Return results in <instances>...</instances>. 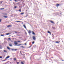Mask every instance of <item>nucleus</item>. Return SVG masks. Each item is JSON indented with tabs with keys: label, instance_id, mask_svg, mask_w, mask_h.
I'll return each mask as SVG.
<instances>
[{
	"label": "nucleus",
	"instance_id": "nucleus-20",
	"mask_svg": "<svg viewBox=\"0 0 64 64\" xmlns=\"http://www.w3.org/2000/svg\"><path fill=\"white\" fill-rule=\"evenodd\" d=\"M52 29H55V28H54V27H52Z\"/></svg>",
	"mask_w": 64,
	"mask_h": 64
},
{
	"label": "nucleus",
	"instance_id": "nucleus-41",
	"mask_svg": "<svg viewBox=\"0 0 64 64\" xmlns=\"http://www.w3.org/2000/svg\"><path fill=\"white\" fill-rule=\"evenodd\" d=\"M2 58V57H0V58Z\"/></svg>",
	"mask_w": 64,
	"mask_h": 64
},
{
	"label": "nucleus",
	"instance_id": "nucleus-8",
	"mask_svg": "<svg viewBox=\"0 0 64 64\" xmlns=\"http://www.w3.org/2000/svg\"><path fill=\"white\" fill-rule=\"evenodd\" d=\"M9 46H10V47H12V46L13 45H12V44H10L9 45Z\"/></svg>",
	"mask_w": 64,
	"mask_h": 64
},
{
	"label": "nucleus",
	"instance_id": "nucleus-39",
	"mask_svg": "<svg viewBox=\"0 0 64 64\" xmlns=\"http://www.w3.org/2000/svg\"><path fill=\"white\" fill-rule=\"evenodd\" d=\"M16 36H19V35H18V34H17L16 35Z\"/></svg>",
	"mask_w": 64,
	"mask_h": 64
},
{
	"label": "nucleus",
	"instance_id": "nucleus-2",
	"mask_svg": "<svg viewBox=\"0 0 64 64\" xmlns=\"http://www.w3.org/2000/svg\"><path fill=\"white\" fill-rule=\"evenodd\" d=\"M12 51H17V49H12Z\"/></svg>",
	"mask_w": 64,
	"mask_h": 64
},
{
	"label": "nucleus",
	"instance_id": "nucleus-23",
	"mask_svg": "<svg viewBox=\"0 0 64 64\" xmlns=\"http://www.w3.org/2000/svg\"><path fill=\"white\" fill-rule=\"evenodd\" d=\"M16 22H21V21H16Z\"/></svg>",
	"mask_w": 64,
	"mask_h": 64
},
{
	"label": "nucleus",
	"instance_id": "nucleus-50",
	"mask_svg": "<svg viewBox=\"0 0 64 64\" xmlns=\"http://www.w3.org/2000/svg\"><path fill=\"white\" fill-rule=\"evenodd\" d=\"M25 45H26V44H25Z\"/></svg>",
	"mask_w": 64,
	"mask_h": 64
},
{
	"label": "nucleus",
	"instance_id": "nucleus-13",
	"mask_svg": "<svg viewBox=\"0 0 64 64\" xmlns=\"http://www.w3.org/2000/svg\"><path fill=\"white\" fill-rule=\"evenodd\" d=\"M3 9H4V8H0V10H3Z\"/></svg>",
	"mask_w": 64,
	"mask_h": 64
},
{
	"label": "nucleus",
	"instance_id": "nucleus-4",
	"mask_svg": "<svg viewBox=\"0 0 64 64\" xmlns=\"http://www.w3.org/2000/svg\"><path fill=\"white\" fill-rule=\"evenodd\" d=\"M12 26V25H9L7 26L8 27H10Z\"/></svg>",
	"mask_w": 64,
	"mask_h": 64
},
{
	"label": "nucleus",
	"instance_id": "nucleus-15",
	"mask_svg": "<svg viewBox=\"0 0 64 64\" xmlns=\"http://www.w3.org/2000/svg\"><path fill=\"white\" fill-rule=\"evenodd\" d=\"M32 34H33L34 35H35V33H34V32H33V31H32Z\"/></svg>",
	"mask_w": 64,
	"mask_h": 64
},
{
	"label": "nucleus",
	"instance_id": "nucleus-5",
	"mask_svg": "<svg viewBox=\"0 0 64 64\" xmlns=\"http://www.w3.org/2000/svg\"><path fill=\"white\" fill-rule=\"evenodd\" d=\"M23 26L25 28V29H26V27L25 26V25L24 24Z\"/></svg>",
	"mask_w": 64,
	"mask_h": 64
},
{
	"label": "nucleus",
	"instance_id": "nucleus-16",
	"mask_svg": "<svg viewBox=\"0 0 64 64\" xmlns=\"http://www.w3.org/2000/svg\"><path fill=\"white\" fill-rule=\"evenodd\" d=\"M59 42H60L58 41H56V43H59Z\"/></svg>",
	"mask_w": 64,
	"mask_h": 64
},
{
	"label": "nucleus",
	"instance_id": "nucleus-1",
	"mask_svg": "<svg viewBox=\"0 0 64 64\" xmlns=\"http://www.w3.org/2000/svg\"><path fill=\"white\" fill-rule=\"evenodd\" d=\"M32 38L34 40H36V38H35V36H33L32 37Z\"/></svg>",
	"mask_w": 64,
	"mask_h": 64
},
{
	"label": "nucleus",
	"instance_id": "nucleus-26",
	"mask_svg": "<svg viewBox=\"0 0 64 64\" xmlns=\"http://www.w3.org/2000/svg\"><path fill=\"white\" fill-rule=\"evenodd\" d=\"M7 48L9 50H10V48H9V47H7Z\"/></svg>",
	"mask_w": 64,
	"mask_h": 64
},
{
	"label": "nucleus",
	"instance_id": "nucleus-40",
	"mask_svg": "<svg viewBox=\"0 0 64 64\" xmlns=\"http://www.w3.org/2000/svg\"><path fill=\"white\" fill-rule=\"evenodd\" d=\"M15 33H17V32H16V31H15Z\"/></svg>",
	"mask_w": 64,
	"mask_h": 64
},
{
	"label": "nucleus",
	"instance_id": "nucleus-9",
	"mask_svg": "<svg viewBox=\"0 0 64 64\" xmlns=\"http://www.w3.org/2000/svg\"><path fill=\"white\" fill-rule=\"evenodd\" d=\"M48 33H49L50 34V35H51V32H50L49 31H48Z\"/></svg>",
	"mask_w": 64,
	"mask_h": 64
},
{
	"label": "nucleus",
	"instance_id": "nucleus-22",
	"mask_svg": "<svg viewBox=\"0 0 64 64\" xmlns=\"http://www.w3.org/2000/svg\"><path fill=\"white\" fill-rule=\"evenodd\" d=\"M0 49H2V46H0Z\"/></svg>",
	"mask_w": 64,
	"mask_h": 64
},
{
	"label": "nucleus",
	"instance_id": "nucleus-12",
	"mask_svg": "<svg viewBox=\"0 0 64 64\" xmlns=\"http://www.w3.org/2000/svg\"><path fill=\"white\" fill-rule=\"evenodd\" d=\"M50 22L52 23V24H54V22H53V21H50Z\"/></svg>",
	"mask_w": 64,
	"mask_h": 64
},
{
	"label": "nucleus",
	"instance_id": "nucleus-43",
	"mask_svg": "<svg viewBox=\"0 0 64 64\" xmlns=\"http://www.w3.org/2000/svg\"><path fill=\"white\" fill-rule=\"evenodd\" d=\"M21 51H20V53H21Z\"/></svg>",
	"mask_w": 64,
	"mask_h": 64
},
{
	"label": "nucleus",
	"instance_id": "nucleus-56",
	"mask_svg": "<svg viewBox=\"0 0 64 64\" xmlns=\"http://www.w3.org/2000/svg\"><path fill=\"white\" fill-rule=\"evenodd\" d=\"M5 61V60H2V61Z\"/></svg>",
	"mask_w": 64,
	"mask_h": 64
},
{
	"label": "nucleus",
	"instance_id": "nucleus-49",
	"mask_svg": "<svg viewBox=\"0 0 64 64\" xmlns=\"http://www.w3.org/2000/svg\"><path fill=\"white\" fill-rule=\"evenodd\" d=\"M22 55H24H24H25V54H22Z\"/></svg>",
	"mask_w": 64,
	"mask_h": 64
},
{
	"label": "nucleus",
	"instance_id": "nucleus-52",
	"mask_svg": "<svg viewBox=\"0 0 64 64\" xmlns=\"http://www.w3.org/2000/svg\"><path fill=\"white\" fill-rule=\"evenodd\" d=\"M12 0H10V1H12Z\"/></svg>",
	"mask_w": 64,
	"mask_h": 64
},
{
	"label": "nucleus",
	"instance_id": "nucleus-46",
	"mask_svg": "<svg viewBox=\"0 0 64 64\" xmlns=\"http://www.w3.org/2000/svg\"><path fill=\"white\" fill-rule=\"evenodd\" d=\"M21 54L22 55H23V54H22V53Z\"/></svg>",
	"mask_w": 64,
	"mask_h": 64
},
{
	"label": "nucleus",
	"instance_id": "nucleus-21",
	"mask_svg": "<svg viewBox=\"0 0 64 64\" xmlns=\"http://www.w3.org/2000/svg\"><path fill=\"white\" fill-rule=\"evenodd\" d=\"M0 36H4V35L2 34V35H0Z\"/></svg>",
	"mask_w": 64,
	"mask_h": 64
},
{
	"label": "nucleus",
	"instance_id": "nucleus-47",
	"mask_svg": "<svg viewBox=\"0 0 64 64\" xmlns=\"http://www.w3.org/2000/svg\"><path fill=\"white\" fill-rule=\"evenodd\" d=\"M6 64V63H5L4 64Z\"/></svg>",
	"mask_w": 64,
	"mask_h": 64
},
{
	"label": "nucleus",
	"instance_id": "nucleus-18",
	"mask_svg": "<svg viewBox=\"0 0 64 64\" xmlns=\"http://www.w3.org/2000/svg\"><path fill=\"white\" fill-rule=\"evenodd\" d=\"M4 18H7V16H4Z\"/></svg>",
	"mask_w": 64,
	"mask_h": 64
},
{
	"label": "nucleus",
	"instance_id": "nucleus-38",
	"mask_svg": "<svg viewBox=\"0 0 64 64\" xmlns=\"http://www.w3.org/2000/svg\"><path fill=\"white\" fill-rule=\"evenodd\" d=\"M17 42H14V43H17Z\"/></svg>",
	"mask_w": 64,
	"mask_h": 64
},
{
	"label": "nucleus",
	"instance_id": "nucleus-34",
	"mask_svg": "<svg viewBox=\"0 0 64 64\" xmlns=\"http://www.w3.org/2000/svg\"><path fill=\"white\" fill-rule=\"evenodd\" d=\"M19 63V62H17V64H18Z\"/></svg>",
	"mask_w": 64,
	"mask_h": 64
},
{
	"label": "nucleus",
	"instance_id": "nucleus-25",
	"mask_svg": "<svg viewBox=\"0 0 64 64\" xmlns=\"http://www.w3.org/2000/svg\"><path fill=\"white\" fill-rule=\"evenodd\" d=\"M14 44H15V45H17V44H18V43H14Z\"/></svg>",
	"mask_w": 64,
	"mask_h": 64
},
{
	"label": "nucleus",
	"instance_id": "nucleus-7",
	"mask_svg": "<svg viewBox=\"0 0 64 64\" xmlns=\"http://www.w3.org/2000/svg\"><path fill=\"white\" fill-rule=\"evenodd\" d=\"M59 4H56V7H58V6H59Z\"/></svg>",
	"mask_w": 64,
	"mask_h": 64
},
{
	"label": "nucleus",
	"instance_id": "nucleus-42",
	"mask_svg": "<svg viewBox=\"0 0 64 64\" xmlns=\"http://www.w3.org/2000/svg\"><path fill=\"white\" fill-rule=\"evenodd\" d=\"M15 2H17V1L16 0H15Z\"/></svg>",
	"mask_w": 64,
	"mask_h": 64
},
{
	"label": "nucleus",
	"instance_id": "nucleus-32",
	"mask_svg": "<svg viewBox=\"0 0 64 64\" xmlns=\"http://www.w3.org/2000/svg\"><path fill=\"white\" fill-rule=\"evenodd\" d=\"M2 1H1L0 2V3H1V4H2Z\"/></svg>",
	"mask_w": 64,
	"mask_h": 64
},
{
	"label": "nucleus",
	"instance_id": "nucleus-37",
	"mask_svg": "<svg viewBox=\"0 0 64 64\" xmlns=\"http://www.w3.org/2000/svg\"><path fill=\"white\" fill-rule=\"evenodd\" d=\"M31 46H30L29 47V48H30V47H31Z\"/></svg>",
	"mask_w": 64,
	"mask_h": 64
},
{
	"label": "nucleus",
	"instance_id": "nucleus-45",
	"mask_svg": "<svg viewBox=\"0 0 64 64\" xmlns=\"http://www.w3.org/2000/svg\"><path fill=\"white\" fill-rule=\"evenodd\" d=\"M26 12H27V11H28V10H26Z\"/></svg>",
	"mask_w": 64,
	"mask_h": 64
},
{
	"label": "nucleus",
	"instance_id": "nucleus-29",
	"mask_svg": "<svg viewBox=\"0 0 64 64\" xmlns=\"http://www.w3.org/2000/svg\"><path fill=\"white\" fill-rule=\"evenodd\" d=\"M32 44H34V42H32Z\"/></svg>",
	"mask_w": 64,
	"mask_h": 64
},
{
	"label": "nucleus",
	"instance_id": "nucleus-28",
	"mask_svg": "<svg viewBox=\"0 0 64 64\" xmlns=\"http://www.w3.org/2000/svg\"><path fill=\"white\" fill-rule=\"evenodd\" d=\"M19 11L20 12H21V10H19Z\"/></svg>",
	"mask_w": 64,
	"mask_h": 64
},
{
	"label": "nucleus",
	"instance_id": "nucleus-27",
	"mask_svg": "<svg viewBox=\"0 0 64 64\" xmlns=\"http://www.w3.org/2000/svg\"><path fill=\"white\" fill-rule=\"evenodd\" d=\"M20 45H21V44H18V46H20Z\"/></svg>",
	"mask_w": 64,
	"mask_h": 64
},
{
	"label": "nucleus",
	"instance_id": "nucleus-31",
	"mask_svg": "<svg viewBox=\"0 0 64 64\" xmlns=\"http://www.w3.org/2000/svg\"><path fill=\"white\" fill-rule=\"evenodd\" d=\"M14 60H16V59L15 58H14Z\"/></svg>",
	"mask_w": 64,
	"mask_h": 64
},
{
	"label": "nucleus",
	"instance_id": "nucleus-10",
	"mask_svg": "<svg viewBox=\"0 0 64 64\" xmlns=\"http://www.w3.org/2000/svg\"><path fill=\"white\" fill-rule=\"evenodd\" d=\"M22 5H23V7H24V5H25V4H22Z\"/></svg>",
	"mask_w": 64,
	"mask_h": 64
},
{
	"label": "nucleus",
	"instance_id": "nucleus-14",
	"mask_svg": "<svg viewBox=\"0 0 64 64\" xmlns=\"http://www.w3.org/2000/svg\"><path fill=\"white\" fill-rule=\"evenodd\" d=\"M21 15H23L24 14V12L21 13L20 14Z\"/></svg>",
	"mask_w": 64,
	"mask_h": 64
},
{
	"label": "nucleus",
	"instance_id": "nucleus-33",
	"mask_svg": "<svg viewBox=\"0 0 64 64\" xmlns=\"http://www.w3.org/2000/svg\"><path fill=\"white\" fill-rule=\"evenodd\" d=\"M8 39L10 40H11V38H8Z\"/></svg>",
	"mask_w": 64,
	"mask_h": 64
},
{
	"label": "nucleus",
	"instance_id": "nucleus-44",
	"mask_svg": "<svg viewBox=\"0 0 64 64\" xmlns=\"http://www.w3.org/2000/svg\"><path fill=\"white\" fill-rule=\"evenodd\" d=\"M23 23H24L23 22H22V24H23Z\"/></svg>",
	"mask_w": 64,
	"mask_h": 64
},
{
	"label": "nucleus",
	"instance_id": "nucleus-51",
	"mask_svg": "<svg viewBox=\"0 0 64 64\" xmlns=\"http://www.w3.org/2000/svg\"><path fill=\"white\" fill-rule=\"evenodd\" d=\"M52 35H53V36H54V35H53V34H52Z\"/></svg>",
	"mask_w": 64,
	"mask_h": 64
},
{
	"label": "nucleus",
	"instance_id": "nucleus-6",
	"mask_svg": "<svg viewBox=\"0 0 64 64\" xmlns=\"http://www.w3.org/2000/svg\"><path fill=\"white\" fill-rule=\"evenodd\" d=\"M9 57H10V56H7L6 58V59H8V58H9Z\"/></svg>",
	"mask_w": 64,
	"mask_h": 64
},
{
	"label": "nucleus",
	"instance_id": "nucleus-53",
	"mask_svg": "<svg viewBox=\"0 0 64 64\" xmlns=\"http://www.w3.org/2000/svg\"><path fill=\"white\" fill-rule=\"evenodd\" d=\"M60 14H61H61H61V13H60Z\"/></svg>",
	"mask_w": 64,
	"mask_h": 64
},
{
	"label": "nucleus",
	"instance_id": "nucleus-24",
	"mask_svg": "<svg viewBox=\"0 0 64 64\" xmlns=\"http://www.w3.org/2000/svg\"><path fill=\"white\" fill-rule=\"evenodd\" d=\"M9 34H9V33H7V34H6L7 35H9Z\"/></svg>",
	"mask_w": 64,
	"mask_h": 64
},
{
	"label": "nucleus",
	"instance_id": "nucleus-30",
	"mask_svg": "<svg viewBox=\"0 0 64 64\" xmlns=\"http://www.w3.org/2000/svg\"><path fill=\"white\" fill-rule=\"evenodd\" d=\"M16 8H17V7L16 6H14V8H15V9Z\"/></svg>",
	"mask_w": 64,
	"mask_h": 64
},
{
	"label": "nucleus",
	"instance_id": "nucleus-36",
	"mask_svg": "<svg viewBox=\"0 0 64 64\" xmlns=\"http://www.w3.org/2000/svg\"><path fill=\"white\" fill-rule=\"evenodd\" d=\"M1 20H2L1 19L0 20V22H1Z\"/></svg>",
	"mask_w": 64,
	"mask_h": 64
},
{
	"label": "nucleus",
	"instance_id": "nucleus-57",
	"mask_svg": "<svg viewBox=\"0 0 64 64\" xmlns=\"http://www.w3.org/2000/svg\"><path fill=\"white\" fill-rule=\"evenodd\" d=\"M62 61H64V60H62Z\"/></svg>",
	"mask_w": 64,
	"mask_h": 64
},
{
	"label": "nucleus",
	"instance_id": "nucleus-3",
	"mask_svg": "<svg viewBox=\"0 0 64 64\" xmlns=\"http://www.w3.org/2000/svg\"><path fill=\"white\" fill-rule=\"evenodd\" d=\"M28 33L29 34H31V33H32V31H31L30 30H29L28 31Z\"/></svg>",
	"mask_w": 64,
	"mask_h": 64
},
{
	"label": "nucleus",
	"instance_id": "nucleus-19",
	"mask_svg": "<svg viewBox=\"0 0 64 64\" xmlns=\"http://www.w3.org/2000/svg\"><path fill=\"white\" fill-rule=\"evenodd\" d=\"M21 64H24V63L23 62H21Z\"/></svg>",
	"mask_w": 64,
	"mask_h": 64
},
{
	"label": "nucleus",
	"instance_id": "nucleus-11",
	"mask_svg": "<svg viewBox=\"0 0 64 64\" xmlns=\"http://www.w3.org/2000/svg\"><path fill=\"white\" fill-rule=\"evenodd\" d=\"M4 52H5L6 53H7V51L5 50H4Z\"/></svg>",
	"mask_w": 64,
	"mask_h": 64
},
{
	"label": "nucleus",
	"instance_id": "nucleus-48",
	"mask_svg": "<svg viewBox=\"0 0 64 64\" xmlns=\"http://www.w3.org/2000/svg\"><path fill=\"white\" fill-rule=\"evenodd\" d=\"M18 42H20V41H18Z\"/></svg>",
	"mask_w": 64,
	"mask_h": 64
},
{
	"label": "nucleus",
	"instance_id": "nucleus-35",
	"mask_svg": "<svg viewBox=\"0 0 64 64\" xmlns=\"http://www.w3.org/2000/svg\"><path fill=\"white\" fill-rule=\"evenodd\" d=\"M28 16V15H26V17H27Z\"/></svg>",
	"mask_w": 64,
	"mask_h": 64
},
{
	"label": "nucleus",
	"instance_id": "nucleus-17",
	"mask_svg": "<svg viewBox=\"0 0 64 64\" xmlns=\"http://www.w3.org/2000/svg\"><path fill=\"white\" fill-rule=\"evenodd\" d=\"M21 1H22V3H23V2H24L23 0H22Z\"/></svg>",
	"mask_w": 64,
	"mask_h": 64
},
{
	"label": "nucleus",
	"instance_id": "nucleus-55",
	"mask_svg": "<svg viewBox=\"0 0 64 64\" xmlns=\"http://www.w3.org/2000/svg\"><path fill=\"white\" fill-rule=\"evenodd\" d=\"M20 54H21L22 53L21 52L20 53Z\"/></svg>",
	"mask_w": 64,
	"mask_h": 64
},
{
	"label": "nucleus",
	"instance_id": "nucleus-54",
	"mask_svg": "<svg viewBox=\"0 0 64 64\" xmlns=\"http://www.w3.org/2000/svg\"><path fill=\"white\" fill-rule=\"evenodd\" d=\"M22 47L23 48H24V46H22Z\"/></svg>",
	"mask_w": 64,
	"mask_h": 64
}]
</instances>
